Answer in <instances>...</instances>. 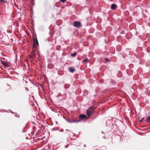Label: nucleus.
Returning a JSON list of instances; mask_svg holds the SVG:
<instances>
[{
	"mask_svg": "<svg viewBox=\"0 0 150 150\" xmlns=\"http://www.w3.org/2000/svg\"><path fill=\"white\" fill-rule=\"evenodd\" d=\"M95 108H94L93 106H91L86 110V114L88 116H91L94 113V110Z\"/></svg>",
	"mask_w": 150,
	"mask_h": 150,
	"instance_id": "nucleus-1",
	"label": "nucleus"
},
{
	"mask_svg": "<svg viewBox=\"0 0 150 150\" xmlns=\"http://www.w3.org/2000/svg\"><path fill=\"white\" fill-rule=\"evenodd\" d=\"M74 25L76 27L79 28L81 26V23L79 21L75 22L74 23Z\"/></svg>",
	"mask_w": 150,
	"mask_h": 150,
	"instance_id": "nucleus-2",
	"label": "nucleus"
},
{
	"mask_svg": "<svg viewBox=\"0 0 150 150\" xmlns=\"http://www.w3.org/2000/svg\"><path fill=\"white\" fill-rule=\"evenodd\" d=\"M35 56V51H33L31 54L29 56L30 58L33 59Z\"/></svg>",
	"mask_w": 150,
	"mask_h": 150,
	"instance_id": "nucleus-3",
	"label": "nucleus"
},
{
	"mask_svg": "<svg viewBox=\"0 0 150 150\" xmlns=\"http://www.w3.org/2000/svg\"><path fill=\"white\" fill-rule=\"evenodd\" d=\"M111 9L113 10H115L117 8V5L114 4H112L111 6Z\"/></svg>",
	"mask_w": 150,
	"mask_h": 150,
	"instance_id": "nucleus-4",
	"label": "nucleus"
},
{
	"mask_svg": "<svg viewBox=\"0 0 150 150\" xmlns=\"http://www.w3.org/2000/svg\"><path fill=\"white\" fill-rule=\"evenodd\" d=\"M35 42H36L37 45H38V42L37 38H36V39L35 40H34L33 41V47H35Z\"/></svg>",
	"mask_w": 150,
	"mask_h": 150,
	"instance_id": "nucleus-5",
	"label": "nucleus"
},
{
	"mask_svg": "<svg viewBox=\"0 0 150 150\" xmlns=\"http://www.w3.org/2000/svg\"><path fill=\"white\" fill-rule=\"evenodd\" d=\"M70 72L71 73H73L75 71V69L73 67H70L69 69Z\"/></svg>",
	"mask_w": 150,
	"mask_h": 150,
	"instance_id": "nucleus-6",
	"label": "nucleus"
},
{
	"mask_svg": "<svg viewBox=\"0 0 150 150\" xmlns=\"http://www.w3.org/2000/svg\"><path fill=\"white\" fill-rule=\"evenodd\" d=\"M79 121V120H76L74 119H71L70 120V123L78 122Z\"/></svg>",
	"mask_w": 150,
	"mask_h": 150,
	"instance_id": "nucleus-7",
	"label": "nucleus"
},
{
	"mask_svg": "<svg viewBox=\"0 0 150 150\" xmlns=\"http://www.w3.org/2000/svg\"><path fill=\"white\" fill-rule=\"evenodd\" d=\"M1 64L4 66L6 67L7 66V63L5 61H1Z\"/></svg>",
	"mask_w": 150,
	"mask_h": 150,
	"instance_id": "nucleus-8",
	"label": "nucleus"
},
{
	"mask_svg": "<svg viewBox=\"0 0 150 150\" xmlns=\"http://www.w3.org/2000/svg\"><path fill=\"white\" fill-rule=\"evenodd\" d=\"M79 117L80 118H85L86 117V116L85 115L81 114L79 115Z\"/></svg>",
	"mask_w": 150,
	"mask_h": 150,
	"instance_id": "nucleus-9",
	"label": "nucleus"
},
{
	"mask_svg": "<svg viewBox=\"0 0 150 150\" xmlns=\"http://www.w3.org/2000/svg\"><path fill=\"white\" fill-rule=\"evenodd\" d=\"M89 60L88 58H86L83 60V61L84 63H86L88 62Z\"/></svg>",
	"mask_w": 150,
	"mask_h": 150,
	"instance_id": "nucleus-10",
	"label": "nucleus"
},
{
	"mask_svg": "<svg viewBox=\"0 0 150 150\" xmlns=\"http://www.w3.org/2000/svg\"><path fill=\"white\" fill-rule=\"evenodd\" d=\"M7 1L4 0H0V3H3L4 4L5 3H6Z\"/></svg>",
	"mask_w": 150,
	"mask_h": 150,
	"instance_id": "nucleus-11",
	"label": "nucleus"
},
{
	"mask_svg": "<svg viewBox=\"0 0 150 150\" xmlns=\"http://www.w3.org/2000/svg\"><path fill=\"white\" fill-rule=\"evenodd\" d=\"M146 121L148 122H150V116L147 118Z\"/></svg>",
	"mask_w": 150,
	"mask_h": 150,
	"instance_id": "nucleus-12",
	"label": "nucleus"
},
{
	"mask_svg": "<svg viewBox=\"0 0 150 150\" xmlns=\"http://www.w3.org/2000/svg\"><path fill=\"white\" fill-rule=\"evenodd\" d=\"M76 54V52H74L73 54H71V56L73 57L75 56Z\"/></svg>",
	"mask_w": 150,
	"mask_h": 150,
	"instance_id": "nucleus-13",
	"label": "nucleus"
},
{
	"mask_svg": "<svg viewBox=\"0 0 150 150\" xmlns=\"http://www.w3.org/2000/svg\"><path fill=\"white\" fill-rule=\"evenodd\" d=\"M144 118H143L141 120L139 119V121L140 122H142L144 121Z\"/></svg>",
	"mask_w": 150,
	"mask_h": 150,
	"instance_id": "nucleus-14",
	"label": "nucleus"
},
{
	"mask_svg": "<svg viewBox=\"0 0 150 150\" xmlns=\"http://www.w3.org/2000/svg\"><path fill=\"white\" fill-rule=\"evenodd\" d=\"M79 144H80L79 143H74V144L75 145H76V146H79Z\"/></svg>",
	"mask_w": 150,
	"mask_h": 150,
	"instance_id": "nucleus-15",
	"label": "nucleus"
},
{
	"mask_svg": "<svg viewBox=\"0 0 150 150\" xmlns=\"http://www.w3.org/2000/svg\"><path fill=\"white\" fill-rule=\"evenodd\" d=\"M67 0H60V1L64 3Z\"/></svg>",
	"mask_w": 150,
	"mask_h": 150,
	"instance_id": "nucleus-16",
	"label": "nucleus"
},
{
	"mask_svg": "<svg viewBox=\"0 0 150 150\" xmlns=\"http://www.w3.org/2000/svg\"><path fill=\"white\" fill-rule=\"evenodd\" d=\"M105 60L107 62L108 61H109V59L107 58H105Z\"/></svg>",
	"mask_w": 150,
	"mask_h": 150,
	"instance_id": "nucleus-17",
	"label": "nucleus"
},
{
	"mask_svg": "<svg viewBox=\"0 0 150 150\" xmlns=\"http://www.w3.org/2000/svg\"><path fill=\"white\" fill-rule=\"evenodd\" d=\"M67 121L69 123H70V120H67Z\"/></svg>",
	"mask_w": 150,
	"mask_h": 150,
	"instance_id": "nucleus-18",
	"label": "nucleus"
},
{
	"mask_svg": "<svg viewBox=\"0 0 150 150\" xmlns=\"http://www.w3.org/2000/svg\"><path fill=\"white\" fill-rule=\"evenodd\" d=\"M123 33H124V32L123 31V32L122 31H121V33H122L123 34Z\"/></svg>",
	"mask_w": 150,
	"mask_h": 150,
	"instance_id": "nucleus-19",
	"label": "nucleus"
},
{
	"mask_svg": "<svg viewBox=\"0 0 150 150\" xmlns=\"http://www.w3.org/2000/svg\"><path fill=\"white\" fill-rule=\"evenodd\" d=\"M68 147V146H67V145H66L65 146V147L67 148Z\"/></svg>",
	"mask_w": 150,
	"mask_h": 150,
	"instance_id": "nucleus-20",
	"label": "nucleus"
},
{
	"mask_svg": "<svg viewBox=\"0 0 150 150\" xmlns=\"http://www.w3.org/2000/svg\"><path fill=\"white\" fill-rule=\"evenodd\" d=\"M75 141L76 142H78V141H77V140Z\"/></svg>",
	"mask_w": 150,
	"mask_h": 150,
	"instance_id": "nucleus-21",
	"label": "nucleus"
},
{
	"mask_svg": "<svg viewBox=\"0 0 150 150\" xmlns=\"http://www.w3.org/2000/svg\"><path fill=\"white\" fill-rule=\"evenodd\" d=\"M26 89H27V90L28 91V88H26Z\"/></svg>",
	"mask_w": 150,
	"mask_h": 150,
	"instance_id": "nucleus-22",
	"label": "nucleus"
},
{
	"mask_svg": "<svg viewBox=\"0 0 150 150\" xmlns=\"http://www.w3.org/2000/svg\"><path fill=\"white\" fill-rule=\"evenodd\" d=\"M42 150H45V149H42Z\"/></svg>",
	"mask_w": 150,
	"mask_h": 150,
	"instance_id": "nucleus-23",
	"label": "nucleus"
},
{
	"mask_svg": "<svg viewBox=\"0 0 150 150\" xmlns=\"http://www.w3.org/2000/svg\"><path fill=\"white\" fill-rule=\"evenodd\" d=\"M84 146L86 147V145H84Z\"/></svg>",
	"mask_w": 150,
	"mask_h": 150,
	"instance_id": "nucleus-24",
	"label": "nucleus"
}]
</instances>
